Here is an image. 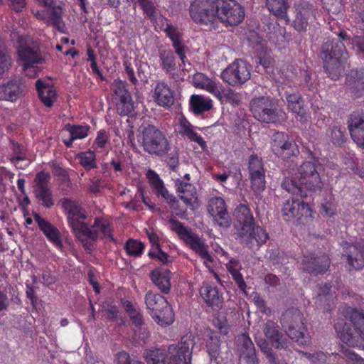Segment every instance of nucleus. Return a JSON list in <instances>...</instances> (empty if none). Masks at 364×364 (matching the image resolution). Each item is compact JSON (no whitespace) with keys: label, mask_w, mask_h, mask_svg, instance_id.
<instances>
[{"label":"nucleus","mask_w":364,"mask_h":364,"mask_svg":"<svg viewBox=\"0 0 364 364\" xmlns=\"http://www.w3.org/2000/svg\"><path fill=\"white\" fill-rule=\"evenodd\" d=\"M332 141L335 144H341L344 141V134L341 128L334 127L331 131Z\"/></svg>","instance_id":"obj_60"},{"label":"nucleus","mask_w":364,"mask_h":364,"mask_svg":"<svg viewBox=\"0 0 364 364\" xmlns=\"http://www.w3.org/2000/svg\"><path fill=\"white\" fill-rule=\"evenodd\" d=\"M117 358L118 364H144L141 361L130 360L129 355L124 351L119 352Z\"/></svg>","instance_id":"obj_62"},{"label":"nucleus","mask_w":364,"mask_h":364,"mask_svg":"<svg viewBox=\"0 0 364 364\" xmlns=\"http://www.w3.org/2000/svg\"><path fill=\"white\" fill-rule=\"evenodd\" d=\"M20 80H14L0 87V100L15 101L22 92Z\"/></svg>","instance_id":"obj_38"},{"label":"nucleus","mask_w":364,"mask_h":364,"mask_svg":"<svg viewBox=\"0 0 364 364\" xmlns=\"http://www.w3.org/2000/svg\"><path fill=\"white\" fill-rule=\"evenodd\" d=\"M215 1L218 23L220 21L230 26H235L244 19V9L235 0Z\"/></svg>","instance_id":"obj_15"},{"label":"nucleus","mask_w":364,"mask_h":364,"mask_svg":"<svg viewBox=\"0 0 364 364\" xmlns=\"http://www.w3.org/2000/svg\"><path fill=\"white\" fill-rule=\"evenodd\" d=\"M282 211L284 219L287 221L296 217H312V211L308 204L294 199L287 200Z\"/></svg>","instance_id":"obj_23"},{"label":"nucleus","mask_w":364,"mask_h":364,"mask_svg":"<svg viewBox=\"0 0 364 364\" xmlns=\"http://www.w3.org/2000/svg\"><path fill=\"white\" fill-rule=\"evenodd\" d=\"M137 139L144 151L151 154L163 155L170 149L165 135L152 125L143 128L137 136Z\"/></svg>","instance_id":"obj_10"},{"label":"nucleus","mask_w":364,"mask_h":364,"mask_svg":"<svg viewBox=\"0 0 364 364\" xmlns=\"http://www.w3.org/2000/svg\"><path fill=\"white\" fill-rule=\"evenodd\" d=\"M109 143L108 133L105 130H100L97 132V137L95 141V144L100 149L105 148Z\"/></svg>","instance_id":"obj_57"},{"label":"nucleus","mask_w":364,"mask_h":364,"mask_svg":"<svg viewBox=\"0 0 364 364\" xmlns=\"http://www.w3.org/2000/svg\"><path fill=\"white\" fill-rule=\"evenodd\" d=\"M80 164L87 170H90L95 166V154L88 151L78 155Z\"/></svg>","instance_id":"obj_49"},{"label":"nucleus","mask_w":364,"mask_h":364,"mask_svg":"<svg viewBox=\"0 0 364 364\" xmlns=\"http://www.w3.org/2000/svg\"><path fill=\"white\" fill-rule=\"evenodd\" d=\"M124 66L125 68V71H126L128 78L129 79V80L131 81V82L133 85H136L137 83L138 80L134 75V71L132 66L131 63H129V61H125L124 63Z\"/></svg>","instance_id":"obj_64"},{"label":"nucleus","mask_w":364,"mask_h":364,"mask_svg":"<svg viewBox=\"0 0 364 364\" xmlns=\"http://www.w3.org/2000/svg\"><path fill=\"white\" fill-rule=\"evenodd\" d=\"M125 249L129 255L138 257L141 255L144 245L141 242L134 240H129L125 245Z\"/></svg>","instance_id":"obj_52"},{"label":"nucleus","mask_w":364,"mask_h":364,"mask_svg":"<svg viewBox=\"0 0 364 364\" xmlns=\"http://www.w3.org/2000/svg\"><path fill=\"white\" fill-rule=\"evenodd\" d=\"M161 65L167 72L176 69L175 57L171 50H164L160 53Z\"/></svg>","instance_id":"obj_47"},{"label":"nucleus","mask_w":364,"mask_h":364,"mask_svg":"<svg viewBox=\"0 0 364 364\" xmlns=\"http://www.w3.org/2000/svg\"><path fill=\"white\" fill-rule=\"evenodd\" d=\"M323 171L318 159L304 161L297 169L292 178H286L282 188L287 192L301 197H306L307 191H321L323 183L320 174Z\"/></svg>","instance_id":"obj_1"},{"label":"nucleus","mask_w":364,"mask_h":364,"mask_svg":"<svg viewBox=\"0 0 364 364\" xmlns=\"http://www.w3.org/2000/svg\"><path fill=\"white\" fill-rule=\"evenodd\" d=\"M250 109L255 119L266 123L279 122L285 118L284 112L268 97L253 99Z\"/></svg>","instance_id":"obj_11"},{"label":"nucleus","mask_w":364,"mask_h":364,"mask_svg":"<svg viewBox=\"0 0 364 364\" xmlns=\"http://www.w3.org/2000/svg\"><path fill=\"white\" fill-rule=\"evenodd\" d=\"M11 161L16 167L21 169L26 168L30 164V161L27 159L26 156L23 155L12 156Z\"/></svg>","instance_id":"obj_59"},{"label":"nucleus","mask_w":364,"mask_h":364,"mask_svg":"<svg viewBox=\"0 0 364 364\" xmlns=\"http://www.w3.org/2000/svg\"><path fill=\"white\" fill-rule=\"evenodd\" d=\"M220 96L215 97L220 101H227L233 105H237L240 100V97L237 93L230 88L221 90L220 88Z\"/></svg>","instance_id":"obj_51"},{"label":"nucleus","mask_w":364,"mask_h":364,"mask_svg":"<svg viewBox=\"0 0 364 364\" xmlns=\"http://www.w3.org/2000/svg\"><path fill=\"white\" fill-rule=\"evenodd\" d=\"M348 129L353 141L364 148V114L356 112L348 119Z\"/></svg>","instance_id":"obj_29"},{"label":"nucleus","mask_w":364,"mask_h":364,"mask_svg":"<svg viewBox=\"0 0 364 364\" xmlns=\"http://www.w3.org/2000/svg\"><path fill=\"white\" fill-rule=\"evenodd\" d=\"M304 355L314 364H323L327 359V355L323 352H317L314 354L304 353Z\"/></svg>","instance_id":"obj_56"},{"label":"nucleus","mask_w":364,"mask_h":364,"mask_svg":"<svg viewBox=\"0 0 364 364\" xmlns=\"http://www.w3.org/2000/svg\"><path fill=\"white\" fill-rule=\"evenodd\" d=\"M204 302L213 309H220L223 304V293L214 284L204 282L199 290Z\"/></svg>","instance_id":"obj_26"},{"label":"nucleus","mask_w":364,"mask_h":364,"mask_svg":"<svg viewBox=\"0 0 364 364\" xmlns=\"http://www.w3.org/2000/svg\"><path fill=\"white\" fill-rule=\"evenodd\" d=\"M343 354L348 364H364V359L350 350H344Z\"/></svg>","instance_id":"obj_55"},{"label":"nucleus","mask_w":364,"mask_h":364,"mask_svg":"<svg viewBox=\"0 0 364 364\" xmlns=\"http://www.w3.org/2000/svg\"><path fill=\"white\" fill-rule=\"evenodd\" d=\"M289 109L296 114L298 120L305 122L307 120V116L303 107V102L300 100L292 106L288 107Z\"/></svg>","instance_id":"obj_54"},{"label":"nucleus","mask_w":364,"mask_h":364,"mask_svg":"<svg viewBox=\"0 0 364 364\" xmlns=\"http://www.w3.org/2000/svg\"><path fill=\"white\" fill-rule=\"evenodd\" d=\"M331 290V286L326 284L323 287H320L318 295V301H322L323 300L327 301L331 298H333V296L329 294Z\"/></svg>","instance_id":"obj_63"},{"label":"nucleus","mask_w":364,"mask_h":364,"mask_svg":"<svg viewBox=\"0 0 364 364\" xmlns=\"http://www.w3.org/2000/svg\"><path fill=\"white\" fill-rule=\"evenodd\" d=\"M36 86L41 102L46 107H51L57 96L55 89L51 85L44 84L41 80H38Z\"/></svg>","instance_id":"obj_39"},{"label":"nucleus","mask_w":364,"mask_h":364,"mask_svg":"<svg viewBox=\"0 0 364 364\" xmlns=\"http://www.w3.org/2000/svg\"><path fill=\"white\" fill-rule=\"evenodd\" d=\"M76 236L87 250H91L93 245V241L97 238L114 240L112 235V228L109 222L104 218H96L91 228H88L87 224L85 223L82 230L77 232Z\"/></svg>","instance_id":"obj_13"},{"label":"nucleus","mask_w":364,"mask_h":364,"mask_svg":"<svg viewBox=\"0 0 364 364\" xmlns=\"http://www.w3.org/2000/svg\"><path fill=\"white\" fill-rule=\"evenodd\" d=\"M302 262L303 269L314 274L324 273L330 264L329 258L325 255L316 257L312 255H305L302 259Z\"/></svg>","instance_id":"obj_32"},{"label":"nucleus","mask_w":364,"mask_h":364,"mask_svg":"<svg viewBox=\"0 0 364 364\" xmlns=\"http://www.w3.org/2000/svg\"><path fill=\"white\" fill-rule=\"evenodd\" d=\"M249 171L252 187L260 191L265 188L264 170L261 159L256 154H252L249 161Z\"/></svg>","instance_id":"obj_25"},{"label":"nucleus","mask_w":364,"mask_h":364,"mask_svg":"<svg viewBox=\"0 0 364 364\" xmlns=\"http://www.w3.org/2000/svg\"><path fill=\"white\" fill-rule=\"evenodd\" d=\"M152 282L164 294H168L171 290V272L166 269L157 268L150 273Z\"/></svg>","instance_id":"obj_36"},{"label":"nucleus","mask_w":364,"mask_h":364,"mask_svg":"<svg viewBox=\"0 0 364 364\" xmlns=\"http://www.w3.org/2000/svg\"><path fill=\"white\" fill-rule=\"evenodd\" d=\"M190 105L193 112L199 114L213 108V100L203 95H193L190 98Z\"/></svg>","instance_id":"obj_40"},{"label":"nucleus","mask_w":364,"mask_h":364,"mask_svg":"<svg viewBox=\"0 0 364 364\" xmlns=\"http://www.w3.org/2000/svg\"><path fill=\"white\" fill-rule=\"evenodd\" d=\"M287 334L288 336L299 343L300 345H308L309 339L306 336V327L304 323L303 315L297 309H291L285 311L283 318Z\"/></svg>","instance_id":"obj_14"},{"label":"nucleus","mask_w":364,"mask_h":364,"mask_svg":"<svg viewBox=\"0 0 364 364\" xmlns=\"http://www.w3.org/2000/svg\"><path fill=\"white\" fill-rule=\"evenodd\" d=\"M178 120L179 133L190 141L198 144L203 151H206L208 149L206 141L197 132V129H199L193 126L183 115L179 116Z\"/></svg>","instance_id":"obj_30"},{"label":"nucleus","mask_w":364,"mask_h":364,"mask_svg":"<svg viewBox=\"0 0 364 364\" xmlns=\"http://www.w3.org/2000/svg\"><path fill=\"white\" fill-rule=\"evenodd\" d=\"M159 26H158L161 30L164 31L170 38L176 54L178 55L182 63H184L186 54L184 46L181 42L182 34L181 31L177 27L168 23L167 20L162 16H159Z\"/></svg>","instance_id":"obj_20"},{"label":"nucleus","mask_w":364,"mask_h":364,"mask_svg":"<svg viewBox=\"0 0 364 364\" xmlns=\"http://www.w3.org/2000/svg\"><path fill=\"white\" fill-rule=\"evenodd\" d=\"M321 58L328 76L332 80L338 79L348 58L345 44L340 41L328 40L322 46Z\"/></svg>","instance_id":"obj_6"},{"label":"nucleus","mask_w":364,"mask_h":364,"mask_svg":"<svg viewBox=\"0 0 364 364\" xmlns=\"http://www.w3.org/2000/svg\"><path fill=\"white\" fill-rule=\"evenodd\" d=\"M149 336V332L144 327H142V325L134 329V340L136 341H145Z\"/></svg>","instance_id":"obj_58"},{"label":"nucleus","mask_w":364,"mask_h":364,"mask_svg":"<svg viewBox=\"0 0 364 364\" xmlns=\"http://www.w3.org/2000/svg\"><path fill=\"white\" fill-rule=\"evenodd\" d=\"M342 313L353 324L355 332H352L343 319H337L334 326L341 341L348 346L364 347L362 343L364 341V313L348 306L345 307Z\"/></svg>","instance_id":"obj_4"},{"label":"nucleus","mask_w":364,"mask_h":364,"mask_svg":"<svg viewBox=\"0 0 364 364\" xmlns=\"http://www.w3.org/2000/svg\"><path fill=\"white\" fill-rule=\"evenodd\" d=\"M226 267L232 274L234 280L237 284L238 287L242 291H244L246 288V284L242 278V275L240 272L241 266L238 260L234 258H231L226 264Z\"/></svg>","instance_id":"obj_42"},{"label":"nucleus","mask_w":364,"mask_h":364,"mask_svg":"<svg viewBox=\"0 0 364 364\" xmlns=\"http://www.w3.org/2000/svg\"><path fill=\"white\" fill-rule=\"evenodd\" d=\"M146 177L156 194L164 198L172 210L177 211L178 209V201L174 196L168 192L159 174L154 171L149 169L146 172Z\"/></svg>","instance_id":"obj_21"},{"label":"nucleus","mask_w":364,"mask_h":364,"mask_svg":"<svg viewBox=\"0 0 364 364\" xmlns=\"http://www.w3.org/2000/svg\"><path fill=\"white\" fill-rule=\"evenodd\" d=\"M195 344L194 338L187 334L176 345H170L168 350L154 349L144 355L148 364H191L192 351Z\"/></svg>","instance_id":"obj_2"},{"label":"nucleus","mask_w":364,"mask_h":364,"mask_svg":"<svg viewBox=\"0 0 364 364\" xmlns=\"http://www.w3.org/2000/svg\"><path fill=\"white\" fill-rule=\"evenodd\" d=\"M266 5L270 12L285 22L289 21L287 11L289 7L287 0H266Z\"/></svg>","instance_id":"obj_41"},{"label":"nucleus","mask_w":364,"mask_h":364,"mask_svg":"<svg viewBox=\"0 0 364 364\" xmlns=\"http://www.w3.org/2000/svg\"><path fill=\"white\" fill-rule=\"evenodd\" d=\"M314 18L313 6L306 1H301L296 6V14L294 21L295 29L298 31H306Z\"/></svg>","instance_id":"obj_28"},{"label":"nucleus","mask_w":364,"mask_h":364,"mask_svg":"<svg viewBox=\"0 0 364 364\" xmlns=\"http://www.w3.org/2000/svg\"><path fill=\"white\" fill-rule=\"evenodd\" d=\"M236 346L240 358L247 364H258L255 348L249 336L245 333L239 335L236 338Z\"/></svg>","instance_id":"obj_24"},{"label":"nucleus","mask_w":364,"mask_h":364,"mask_svg":"<svg viewBox=\"0 0 364 364\" xmlns=\"http://www.w3.org/2000/svg\"><path fill=\"white\" fill-rule=\"evenodd\" d=\"M347 260L349 265L359 269L364 267V240H359L354 245L347 247Z\"/></svg>","instance_id":"obj_34"},{"label":"nucleus","mask_w":364,"mask_h":364,"mask_svg":"<svg viewBox=\"0 0 364 364\" xmlns=\"http://www.w3.org/2000/svg\"><path fill=\"white\" fill-rule=\"evenodd\" d=\"M215 6V0H194L190 6V16L196 23L215 29L218 24Z\"/></svg>","instance_id":"obj_12"},{"label":"nucleus","mask_w":364,"mask_h":364,"mask_svg":"<svg viewBox=\"0 0 364 364\" xmlns=\"http://www.w3.org/2000/svg\"><path fill=\"white\" fill-rule=\"evenodd\" d=\"M271 149L276 155L282 158H289L296 151V144L289 139V135L279 132L273 134Z\"/></svg>","instance_id":"obj_19"},{"label":"nucleus","mask_w":364,"mask_h":364,"mask_svg":"<svg viewBox=\"0 0 364 364\" xmlns=\"http://www.w3.org/2000/svg\"><path fill=\"white\" fill-rule=\"evenodd\" d=\"M346 84L355 96L364 95V69L351 70L347 76Z\"/></svg>","instance_id":"obj_37"},{"label":"nucleus","mask_w":364,"mask_h":364,"mask_svg":"<svg viewBox=\"0 0 364 364\" xmlns=\"http://www.w3.org/2000/svg\"><path fill=\"white\" fill-rule=\"evenodd\" d=\"M168 225L170 230L177 233L186 245L204 259L203 264L205 267L210 269V263L213 262V258L208 251L207 245L201 238L175 219H171Z\"/></svg>","instance_id":"obj_8"},{"label":"nucleus","mask_w":364,"mask_h":364,"mask_svg":"<svg viewBox=\"0 0 364 364\" xmlns=\"http://www.w3.org/2000/svg\"><path fill=\"white\" fill-rule=\"evenodd\" d=\"M265 339L262 338H255V342L260 350L266 355L272 364L276 363L275 354L272 346L275 348H284L287 346V340L282 332L277 322L272 320H267L262 328Z\"/></svg>","instance_id":"obj_7"},{"label":"nucleus","mask_w":364,"mask_h":364,"mask_svg":"<svg viewBox=\"0 0 364 364\" xmlns=\"http://www.w3.org/2000/svg\"><path fill=\"white\" fill-rule=\"evenodd\" d=\"M50 179V175L45 172L38 173L36 177V188H46Z\"/></svg>","instance_id":"obj_61"},{"label":"nucleus","mask_w":364,"mask_h":364,"mask_svg":"<svg viewBox=\"0 0 364 364\" xmlns=\"http://www.w3.org/2000/svg\"><path fill=\"white\" fill-rule=\"evenodd\" d=\"M12 41L18 42V63L22 67L24 73L35 77L40 71L39 65L45 62V58L38 50V45L29 37L24 36L21 30H11Z\"/></svg>","instance_id":"obj_3"},{"label":"nucleus","mask_w":364,"mask_h":364,"mask_svg":"<svg viewBox=\"0 0 364 364\" xmlns=\"http://www.w3.org/2000/svg\"><path fill=\"white\" fill-rule=\"evenodd\" d=\"M145 304L151 316L159 325L167 326L173 322V311L163 296L148 291L145 295Z\"/></svg>","instance_id":"obj_9"},{"label":"nucleus","mask_w":364,"mask_h":364,"mask_svg":"<svg viewBox=\"0 0 364 364\" xmlns=\"http://www.w3.org/2000/svg\"><path fill=\"white\" fill-rule=\"evenodd\" d=\"M208 210L220 226L228 227L230 225V216L225 200L222 198H211L208 203Z\"/></svg>","instance_id":"obj_22"},{"label":"nucleus","mask_w":364,"mask_h":364,"mask_svg":"<svg viewBox=\"0 0 364 364\" xmlns=\"http://www.w3.org/2000/svg\"><path fill=\"white\" fill-rule=\"evenodd\" d=\"M33 218L40 230L43 232L47 239L52 242L55 247L61 249L63 243L59 230L51 223L41 218L38 213H34Z\"/></svg>","instance_id":"obj_33"},{"label":"nucleus","mask_w":364,"mask_h":364,"mask_svg":"<svg viewBox=\"0 0 364 364\" xmlns=\"http://www.w3.org/2000/svg\"><path fill=\"white\" fill-rule=\"evenodd\" d=\"M206 337L208 352L211 358H215L220 345L219 336L216 332L208 331Z\"/></svg>","instance_id":"obj_43"},{"label":"nucleus","mask_w":364,"mask_h":364,"mask_svg":"<svg viewBox=\"0 0 364 364\" xmlns=\"http://www.w3.org/2000/svg\"><path fill=\"white\" fill-rule=\"evenodd\" d=\"M177 193L181 200L192 210L198 206V194L196 187L183 180L176 181Z\"/></svg>","instance_id":"obj_27"},{"label":"nucleus","mask_w":364,"mask_h":364,"mask_svg":"<svg viewBox=\"0 0 364 364\" xmlns=\"http://www.w3.org/2000/svg\"><path fill=\"white\" fill-rule=\"evenodd\" d=\"M112 89L119 100L131 96L125 87V82L121 80H115L112 85Z\"/></svg>","instance_id":"obj_53"},{"label":"nucleus","mask_w":364,"mask_h":364,"mask_svg":"<svg viewBox=\"0 0 364 364\" xmlns=\"http://www.w3.org/2000/svg\"><path fill=\"white\" fill-rule=\"evenodd\" d=\"M225 82L232 86H238L250 78V68L242 60H235L222 73Z\"/></svg>","instance_id":"obj_17"},{"label":"nucleus","mask_w":364,"mask_h":364,"mask_svg":"<svg viewBox=\"0 0 364 364\" xmlns=\"http://www.w3.org/2000/svg\"><path fill=\"white\" fill-rule=\"evenodd\" d=\"M153 98L158 105L165 108L171 107L174 103L172 90L162 80L156 82L154 87Z\"/></svg>","instance_id":"obj_31"},{"label":"nucleus","mask_w":364,"mask_h":364,"mask_svg":"<svg viewBox=\"0 0 364 364\" xmlns=\"http://www.w3.org/2000/svg\"><path fill=\"white\" fill-rule=\"evenodd\" d=\"M192 82L196 88L204 90L214 97H219L220 95L218 82L202 73H196L193 77Z\"/></svg>","instance_id":"obj_35"},{"label":"nucleus","mask_w":364,"mask_h":364,"mask_svg":"<svg viewBox=\"0 0 364 364\" xmlns=\"http://www.w3.org/2000/svg\"><path fill=\"white\" fill-rule=\"evenodd\" d=\"M117 112L122 116H129L134 111V104L131 96L119 99L117 105Z\"/></svg>","instance_id":"obj_45"},{"label":"nucleus","mask_w":364,"mask_h":364,"mask_svg":"<svg viewBox=\"0 0 364 364\" xmlns=\"http://www.w3.org/2000/svg\"><path fill=\"white\" fill-rule=\"evenodd\" d=\"M137 1L141 6L144 13L151 19L156 26H159V16L155 17L154 16L155 8L153 3L149 0H137Z\"/></svg>","instance_id":"obj_50"},{"label":"nucleus","mask_w":364,"mask_h":364,"mask_svg":"<svg viewBox=\"0 0 364 364\" xmlns=\"http://www.w3.org/2000/svg\"><path fill=\"white\" fill-rule=\"evenodd\" d=\"M3 0H0L1 2ZM39 5L47 7V9L37 11L36 17L43 21L48 25H53L59 31L64 33L65 26L62 21L63 8L57 4L55 0H35Z\"/></svg>","instance_id":"obj_16"},{"label":"nucleus","mask_w":364,"mask_h":364,"mask_svg":"<svg viewBox=\"0 0 364 364\" xmlns=\"http://www.w3.org/2000/svg\"><path fill=\"white\" fill-rule=\"evenodd\" d=\"M36 197L42 202V204L46 208H50L53 205L52 194L48 187L36 188Z\"/></svg>","instance_id":"obj_46"},{"label":"nucleus","mask_w":364,"mask_h":364,"mask_svg":"<svg viewBox=\"0 0 364 364\" xmlns=\"http://www.w3.org/2000/svg\"><path fill=\"white\" fill-rule=\"evenodd\" d=\"M123 306L129 316V318L133 323V324L135 325V327H138L139 326H141L143 324V319L142 316L139 313V310L136 308L133 304L129 301H123Z\"/></svg>","instance_id":"obj_44"},{"label":"nucleus","mask_w":364,"mask_h":364,"mask_svg":"<svg viewBox=\"0 0 364 364\" xmlns=\"http://www.w3.org/2000/svg\"><path fill=\"white\" fill-rule=\"evenodd\" d=\"M63 208L67 214L70 227L77 235V232L82 230V226L86 223L85 220L87 219V215L85 210L77 202L69 199H65L63 201Z\"/></svg>","instance_id":"obj_18"},{"label":"nucleus","mask_w":364,"mask_h":364,"mask_svg":"<svg viewBox=\"0 0 364 364\" xmlns=\"http://www.w3.org/2000/svg\"><path fill=\"white\" fill-rule=\"evenodd\" d=\"M67 129L73 139H82L87 136L90 127L88 125L68 126Z\"/></svg>","instance_id":"obj_48"},{"label":"nucleus","mask_w":364,"mask_h":364,"mask_svg":"<svg viewBox=\"0 0 364 364\" xmlns=\"http://www.w3.org/2000/svg\"><path fill=\"white\" fill-rule=\"evenodd\" d=\"M235 217L241 225L239 232L240 240L246 245L250 247L255 245H261L268 239V235L263 228L255 226L253 216L246 205L237 206Z\"/></svg>","instance_id":"obj_5"}]
</instances>
